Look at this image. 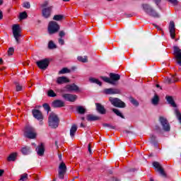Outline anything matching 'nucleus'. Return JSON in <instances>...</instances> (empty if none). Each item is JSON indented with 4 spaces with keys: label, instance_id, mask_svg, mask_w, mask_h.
Listing matches in <instances>:
<instances>
[{
    "label": "nucleus",
    "instance_id": "f257e3e1",
    "mask_svg": "<svg viewBox=\"0 0 181 181\" xmlns=\"http://www.w3.org/2000/svg\"><path fill=\"white\" fill-rule=\"evenodd\" d=\"M100 78L105 83L112 84V86H117V84H118L117 81L121 78V76H119L118 74L110 73V78L107 76H101Z\"/></svg>",
    "mask_w": 181,
    "mask_h": 181
},
{
    "label": "nucleus",
    "instance_id": "f03ea898",
    "mask_svg": "<svg viewBox=\"0 0 181 181\" xmlns=\"http://www.w3.org/2000/svg\"><path fill=\"white\" fill-rule=\"evenodd\" d=\"M40 6L41 8H42V13L43 18H45V19L50 18V15H52V12L53 11V6H49V1H44L40 5Z\"/></svg>",
    "mask_w": 181,
    "mask_h": 181
},
{
    "label": "nucleus",
    "instance_id": "7ed1b4c3",
    "mask_svg": "<svg viewBox=\"0 0 181 181\" xmlns=\"http://www.w3.org/2000/svg\"><path fill=\"white\" fill-rule=\"evenodd\" d=\"M59 122H60V120L57 115L54 112L50 113L48 117L49 127L51 128H57L59 127Z\"/></svg>",
    "mask_w": 181,
    "mask_h": 181
},
{
    "label": "nucleus",
    "instance_id": "20e7f679",
    "mask_svg": "<svg viewBox=\"0 0 181 181\" xmlns=\"http://www.w3.org/2000/svg\"><path fill=\"white\" fill-rule=\"evenodd\" d=\"M36 130L32 126H26L24 129V136L28 139H35L36 138Z\"/></svg>",
    "mask_w": 181,
    "mask_h": 181
},
{
    "label": "nucleus",
    "instance_id": "39448f33",
    "mask_svg": "<svg viewBox=\"0 0 181 181\" xmlns=\"http://www.w3.org/2000/svg\"><path fill=\"white\" fill-rule=\"evenodd\" d=\"M142 8L144 12H146L147 15H149V16H153V18H159V14H158V13H156V11L153 10V8H152L149 5L143 4Z\"/></svg>",
    "mask_w": 181,
    "mask_h": 181
},
{
    "label": "nucleus",
    "instance_id": "423d86ee",
    "mask_svg": "<svg viewBox=\"0 0 181 181\" xmlns=\"http://www.w3.org/2000/svg\"><path fill=\"white\" fill-rule=\"evenodd\" d=\"M60 29V26L55 21H50L48 25V33L49 35L57 33Z\"/></svg>",
    "mask_w": 181,
    "mask_h": 181
},
{
    "label": "nucleus",
    "instance_id": "0eeeda50",
    "mask_svg": "<svg viewBox=\"0 0 181 181\" xmlns=\"http://www.w3.org/2000/svg\"><path fill=\"white\" fill-rule=\"evenodd\" d=\"M67 172V166H66V163L64 162H62L58 168V177L59 179L63 180L64 179V175Z\"/></svg>",
    "mask_w": 181,
    "mask_h": 181
},
{
    "label": "nucleus",
    "instance_id": "6e6552de",
    "mask_svg": "<svg viewBox=\"0 0 181 181\" xmlns=\"http://www.w3.org/2000/svg\"><path fill=\"white\" fill-rule=\"evenodd\" d=\"M22 30L21 29V26L18 24H15L13 25V35L17 42V43H20L19 38L22 35L21 34Z\"/></svg>",
    "mask_w": 181,
    "mask_h": 181
},
{
    "label": "nucleus",
    "instance_id": "1a4fd4ad",
    "mask_svg": "<svg viewBox=\"0 0 181 181\" xmlns=\"http://www.w3.org/2000/svg\"><path fill=\"white\" fill-rule=\"evenodd\" d=\"M109 101H110L111 104H112L114 107L125 108V103L122 102V100L117 98H110Z\"/></svg>",
    "mask_w": 181,
    "mask_h": 181
},
{
    "label": "nucleus",
    "instance_id": "9d476101",
    "mask_svg": "<svg viewBox=\"0 0 181 181\" xmlns=\"http://www.w3.org/2000/svg\"><path fill=\"white\" fill-rule=\"evenodd\" d=\"M50 63V61L49 59H45L40 61H38L36 62V64L39 69H41L42 70H46L47 67H49V64Z\"/></svg>",
    "mask_w": 181,
    "mask_h": 181
},
{
    "label": "nucleus",
    "instance_id": "9b49d317",
    "mask_svg": "<svg viewBox=\"0 0 181 181\" xmlns=\"http://www.w3.org/2000/svg\"><path fill=\"white\" fill-rule=\"evenodd\" d=\"M159 121L163 127V129L166 132L170 131V125L168 119L163 117H160Z\"/></svg>",
    "mask_w": 181,
    "mask_h": 181
},
{
    "label": "nucleus",
    "instance_id": "f8f14e48",
    "mask_svg": "<svg viewBox=\"0 0 181 181\" xmlns=\"http://www.w3.org/2000/svg\"><path fill=\"white\" fill-rule=\"evenodd\" d=\"M103 94H106L107 95H112L114 94H121V90L118 88H105L103 90Z\"/></svg>",
    "mask_w": 181,
    "mask_h": 181
},
{
    "label": "nucleus",
    "instance_id": "ddd939ff",
    "mask_svg": "<svg viewBox=\"0 0 181 181\" xmlns=\"http://www.w3.org/2000/svg\"><path fill=\"white\" fill-rule=\"evenodd\" d=\"M169 30L171 39H175V37H176V28H175V22H170Z\"/></svg>",
    "mask_w": 181,
    "mask_h": 181
},
{
    "label": "nucleus",
    "instance_id": "4468645a",
    "mask_svg": "<svg viewBox=\"0 0 181 181\" xmlns=\"http://www.w3.org/2000/svg\"><path fill=\"white\" fill-rule=\"evenodd\" d=\"M62 97L65 99L66 101H69V103H74L77 100V95L70 93H65L62 95Z\"/></svg>",
    "mask_w": 181,
    "mask_h": 181
},
{
    "label": "nucleus",
    "instance_id": "2eb2a0df",
    "mask_svg": "<svg viewBox=\"0 0 181 181\" xmlns=\"http://www.w3.org/2000/svg\"><path fill=\"white\" fill-rule=\"evenodd\" d=\"M153 166L157 169V172H159V173L162 176H166V173H165V170L162 168V165H160V163L158 161H154L153 163Z\"/></svg>",
    "mask_w": 181,
    "mask_h": 181
},
{
    "label": "nucleus",
    "instance_id": "dca6fc26",
    "mask_svg": "<svg viewBox=\"0 0 181 181\" xmlns=\"http://www.w3.org/2000/svg\"><path fill=\"white\" fill-rule=\"evenodd\" d=\"M32 112L34 118L38 119V121H42L43 119V115L42 114V112H40V110L34 109L32 110Z\"/></svg>",
    "mask_w": 181,
    "mask_h": 181
},
{
    "label": "nucleus",
    "instance_id": "f3484780",
    "mask_svg": "<svg viewBox=\"0 0 181 181\" xmlns=\"http://www.w3.org/2000/svg\"><path fill=\"white\" fill-rule=\"evenodd\" d=\"M35 151L39 156H43V155H45V144L41 143L37 146Z\"/></svg>",
    "mask_w": 181,
    "mask_h": 181
},
{
    "label": "nucleus",
    "instance_id": "a211bd4d",
    "mask_svg": "<svg viewBox=\"0 0 181 181\" xmlns=\"http://www.w3.org/2000/svg\"><path fill=\"white\" fill-rule=\"evenodd\" d=\"M64 101L61 100H56L52 102V107L54 108H62V107H64Z\"/></svg>",
    "mask_w": 181,
    "mask_h": 181
},
{
    "label": "nucleus",
    "instance_id": "6ab92c4d",
    "mask_svg": "<svg viewBox=\"0 0 181 181\" xmlns=\"http://www.w3.org/2000/svg\"><path fill=\"white\" fill-rule=\"evenodd\" d=\"M65 88L68 90V91H80V88L75 83L66 85Z\"/></svg>",
    "mask_w": 181,
    "mask_h": 181
},
{
    "label": "nucleus",
    "instance_id": "aec40b11",
    "mask_svg": "<svg viewBox=\"0 0 181 181\" xmlns=\"http://www.w3.org/2000/svg\"><path fill=\"white\" fill-rule=\"evenodd\" d=\"M57 84H64L66 83H70V80L66 76H59L57 78Z\"/></svg>",
    "mask_w": 181,
    "mask_h": 181
},
{
    "label": "nucleus",
    "instance_id": "412c9836",
    "mask_svg": "<svg viewBox=\"0 0 181 181\" xmlns=\"http://www.w3.org/2000/svg\"><path fill=\"white\" fill-rule=\"evenodd\" d=\"M96 110L100 114L104 115L106 112L105 108L100 103H95Z\"/></svg>",
    "mask_w": 181,
    "mask_h": 181
},
{
    "label": "nucleus",
    "instance_id": "4be33fe9",
    "mask_svg": "<svg viewBox=\"0 0 181 181\" xmlns=\"http://www.w3.org/2000/svg\"><path fill=\"white\" fill-rule=\"evenodd\" d=\"M165 98L168 104L172 105V107H176V103H175V100H173V98H172V96H166Z\"/></svg>",
    "mask_w": 181,
    "mask_h": 181
},
{
    "label": "nucleus",
    "instance_id": "5701e85b",
    "mask_svg": "<svg viewBox=\"0 0 181 181\" xmlns=\"http://www.w3.org/2000/svg\"><path fill=\"white\" fill-rule=\"evenodd\" d=\"M76 132H77V125L74 124L70 129V135L71 138H74V134Z\"/></svg>",
    "mask_w": 181,
    "mask_h": 181
},
{
    "label": "nucleus",
    "instance_id": "b1692460",
    "mask_svg": "<svg viewBox=\"0 0 181 181\" xmlns=\"http://www.w3.org/2000/svg\"><path fill=\"white\" fill-rule=\"evenodd\" d=\"M100 117L98 116L93 115H87V120L88 121H98Z\"/></svg>",
    "mask_w": 181,
    "mask_h": 181
},
{
    "label": "nucleus",
    "instance_id": "393cba45",
    "mask_svg": "<svg viewBox=\"0 0 181 181\" xmlns=\"http://www.w3.org/2000/svg\"><path fill=\"white\" fill-rule=\"evenodd\" d=\"M16 156H18V153H13L8 156L7 160L8 162H13L14 160H16Z\"/></svg>",
    "mask_w": 181,
    "mask_h": 181
},
{
    "label": "nucleus",
    "instance_id": "a878e982",
    "mask_svg": "<svg viewBox=\"0 0 181 181\" xmlns=\"http://www.w3.org/2000/svg\"><path fill=\"white\" fill-rule=\"evenodd\" d=\"M76 111L78 114H81V115L86 114V108H84V107L83 106L76 107Z\"/></svg>",
    "mask_w": 181,
    "mask_h": 181
},
{
    "label": "nucleus",
    "instance_id": "bb28decb",
    "mask_svg": "<svg viewBox=\"0 0 181 181\" xmlns=\"http://www.w3.org/2000/svg\"><path fill=\"white\" fill-rule=\"evenodd\" d=\"M90 83H93L95 84H98V86H102L101 81H100L98 79L95 78L90 77L89 78Z\"/></svg>",
    "mask_w": 181,
    "mask_h": 181
},
{
    "label": "nucleus",
    "instance_id": "cd10ccee",
    "mask_svg": "<svg viewBox=\"0 0 181 181\" xmlns=\"http://www.w3.org/2000/svg\"><path fill=\"white\" fill-rule=\"evenodd\" d=\"M151 103L153 105H158L159 103V96H158V95H155L151 100Z\"/></svg>",
    "mask_w": 181,
    "mask_h": 181
},
{
    "label": "nucleus",
    "instance_id": "c85d7f7f",
    "mask_svg": "<svg viewBox=\"0 0 181 181\" xmlns=\"http://www.w3.org/2000/svg\"><path fill=\"white\" fill-rule=\"evenodd\" d=\"M23 155H29L30 153V148L29 147H23L21 148Z\"/></svg>",
    "mask_w": 181,
    "mask_h": 181
},
{
    "label": "nucleus",
    "instance_id": "c756f323",
    "mask_svg": "<svg viewBox=\"0 0 181 181\" xmlns=\"http://www.w3.org/2000/svg\"><path fill=\"white\" fill-rule=\"evenodd\" d=\"M78 62H81L82 63H87L88 62V59L87 56L84 57H78Z\"/></svg>",
    "mask_w": 181,
    "mask_h": 181
},
{
    "label": "nucleus",
    "instance_id": "7c9ffc66",
    "mask_svg": "<svg viewBox=\"0 0 181 181\" xmlns=\"http://www.w3.org/2000/svg\"><path fill=\"white\" fill-rule=\"evenodd\" d=\"M28 18V13L26 11L22 12L20 13L19 19L20 21H23V19H26Z\"/></svg>",
    "mask_w": 181,
    "mask_h": 181
},
{
    "label": "nucleus",
    "instance_id": "2f4dec72",
    "mask_svg": "<svg viewBox=\"0 0 181 181\" xmlns=\"http://www.w3.org/2000/svg\"><path fill=\"white\" fill-rule=\"evenodd\" d=\"M113 112H115V114H116V115H117V117H120L121 118H124V115H122V113H121V112L119 110H118L117 109H112Z\"/></svg>",
    "mask_w": 181,
    "mask_h": 181
},
{
    "label": "nucleus",
    "instance_id": "473e14b6",
    "mask_svg": "<svg viewBox=\"0 0 181 181\" xmlns=\"http://www.w3.org/2000/svg\"><path fill=\"white\" fill-rule=\"evenodd\" d=\"M176 81H179V79L176 77V76H172V78H168V83L170 84L172 83H175Z\"/></svg>",
    "mask_w": 181,
    "mask_h": 181
},
{
    "label": "nucleus",
    "instance_id": "72a5a7b5",
    "mask_svg": "<svg viewBox=\"0 0 181 181\" xmlns=\"http://www.w3.org/2000/svg\"><path fill=\"white\" fill-rule=\"evenodd\" d=\"M71 71L67 68H63L59 71V74H66V73H70Z\"/></svg>",
    "mask_w": 181,
    "mask_h": 181
},
{
    "label": "nucleus",
    "instance_id": "f704fd0d",
    "mask_svg": "<svg viewBox=\"0 0 181 181\" xmlns=\"http://www.w3.org/2000/svg\"><path fill=\"white\" fill-rule=\"evenodd\" d=\"M64 18V16L63 15H55L53 17L54 21H62V19Z\"/></svg>",
    "mask_w": 181,
    "mask_h": 181
},
{
    "label": "nucleus",
    "instance_id": "c9c22d12",
    "mask_svg": "<svg viewBox=\"0 0 181 181\" xmlns=\"http://www.w3.org/2000/svg\"><path fill=\"white\" fill-rule=\"evenodd\" d=\"M175 113L176 115V117H177V119L180 121V122L181 124V113H180V112L179 111V110L175 109Z\"/></svg>",
    "mask_w": 181,
    "mask_h": 181
},
{
    "label": "nucleus",
    "instance_id": "e433bc0d",
    "mask_svg": "<svg viewBox=\"0 0 181 181\" xmlns=\"http://www.w3.org/2000/svg\"><path fill=\"white\" fill-rule=\"evenodd\" d=\"M130 103H132V104H133V105H135V107H138V105H139V103L137 102L136 100H135L134 98H130Z\"/></svg>",
    "mask_w": 181,
    "mask_h": 181
},
{
    "label": "nucleus",
    "instance_id": "4c0bfd02",
    "mask_svg": "<svg viewBox=\"0 0 181 181\" xmlns=\"http://www.w3.org/2000/svg\"><path fill=\"white\" fill-rule=\"evenodd\" d=\"M48 47L49 49H56V45L51 40L48 43Z\"/></svg>",
    "mask_w": 181,
    "mask_h": 181
},
{
    "label": "nucleus",
    "instance_id": "58836bf2",
    "mask_svg": "<svg viewBox=\"0 0 181 181\" xmlns=\"http://www.w3.org/2000/svg\"><path fill=\"white\" fill-rule=\"evenodd\" d=\"M48 97H56V93L53 90H49L47 92Z\"/></svg>",
    "mask_w": 181,
    "mask_h": 181
},
{
    "label": "nucleus",
    "instance_id": "ea45409f",
    "mask_svg": "<svg viewBox=\"0 0 181 181\" xmlns=\"http://www.w3.org/2000/svg\"><path fill=\"white\" fill-rule=\"evenodd\" d=\"M23 87L19 84V83H16V91H22Z\"/></svg>",
    "mask_w": 181,
    "mask_h": 181
},
{
    "label": "nucleus",
    "instance_id": "a19ab883",
    "mask_svg": "<svg viewBox=\"0 0 181 181\" xmlns=\"http://www.w3.org/2000/svg\"><path fill=\"white\" fill-rule=\"evenodd\" d=\"M13 53H15V49H13V47L8 48V56H12L13 54Z\"/></svg>",
    "mask_w": 181,
    "mask_h": 181
},
{
    "label": "nucleus",
    "instance_id": "79ce46f5",
    "mask_svg": "<svg viewBox=\"0 0 181 181\" xmlns=\"http://www.w3.org/2000/svg\"><path fill=\"white\" fill-rule=\"evenodd\" d=\"M23 6L26 9H30V3L25 1L23 4Z\"/></svg>",
    "mask_w": 181,
    "mask_h": 181
},
{
    "label": "nucleus",
    "instance_id": "37998d69",
    "mask_svg": "<svg viewBox=\"0 0 181 181\" xmlns=\"http://www.w3.org/2000/svg\"><path fill=\"white\" fill-rule=\"evenodd\" d=\"M42 107L45 110L47 111V113H49V112L50 111V106L47 103H45L42 105Z\"/></svg>",
    "mask_w": 181,
    "mask_h": 181
},
{
    "label": "nucleus",
    "instance_id": "c03bdc74",
    "mask_svg": "<svg viewBox=\"0 0 181 181\" xmlns=\"http://www.w3.org/2000/svg\"><path fill=\"white\" fill-rule=\"evenodd\" d=\"M27 179H28V174L27 173H24V174H22L21 175L20 180L26 181Z\"/></svg>",
    "mask_w": 181,
    "mask_h": 181
},
{
    "label": "nucleus",
    "instance_id": "a18cd8bd",
    "mask_svg": "<svg viewBox=\"0 0 181 181\" xmlns=\"http://www.w3.org/2000/svg\"><path fill=\"white\" fill-rule=\"evenodd\" d=\"M103 127H107V128H111V129H115V127H114L110 124H107V123L103 124Z\"/></svg>",
    "mask_w": 181,
    "mask_h": 181
},
{
    "label": "nucleus",
    "instance_id": "49530a36",
    "mask_svg": "<svg viewBox=\"0 0 181 181\" xmlns=\"http://www.w3.org/2000/svg\"><path fill=\"white\" fill-rule=\"evenodd\" d=\"M168 1V2H170V4H173V5H177V4H179V1H177V0H167Z\"/></svg>",
    "mask_w": 181,
    "mask_h": 181
},
{
    "label": "nucleus",
    "instance_id": "de8ad7c7",
    "mask_svg": "<svg viewBox=\"0 0 181 181\" xmlns=\"http://www.w3.org/2000/svg\"><path fill=\"white\" fill-rule=\"evenodd\" d=\"M59 45H61L62 46H63V45H64V40L59 38Z\"/></svg>",
    "mask_w": 181,
    "mask_h": 181
},
{
    "label": "nucleus",
    "instance_id": "09e8293b",
    "mask_svg": "<svg viewBox=\"0 0 181 181\" xmlns=\"http://www.w3.org/2000/svg\"><path fill=\"white\" fill-rule=\"evenodd\" d=\"M65 35H66V33H64V31H60L59 32V37H63Z\"/></svg>",
    "mask_w": 181,
    "mask_h": 181
},
{
    "label": "nucleus",
    "instance_id": "8fccbe9b",
    "mask_svg": "<svg viewBox=\"0 0 181 181\" xmlns=\"http://www.w3.org/2000/svg\"><path fill=\"white\" fill-rule=\"evenodd\" d=\"M88 151L89 153H91V144H90L88 145Z\"/></svg>",
    "mask_w": 181,
    "mask_h": 181
},
{
    "label": "nucleus",
    "instance_id": "3c124183",
    "mask_svg": "<svg viewBox=\"0 0 181 181\" xmlns=\"http://www.w3.org/2000/svg\"><path fill=\"white\" fill-rule=\"evenodd\" d=\"M4 173H5V170L0 169V177L1 176H2V175H4Z\"/></svg>",
    "mask_w": 181,
    "mask_h": 181
},
{
    "label": "nucleus",
    "instance_id": "603ef678",
    "mask_svg": "<svg viewBox=\"0 0 181 181\" xmlns=\"http://www.w3.org/2000/svg\"><path fill=\"white\" fill-rule=\"evenodd\" d=\"M160 2V0H155V3L156 4V5H159Z\"/></svg>",
    "mask_w": 181,
    "mask_h": 181
},
{
    "label": "nucleus",
    "instance_id": "864d4df0",
    "mask_svg": "<svg viewBox=\"0 0 181 181\" xmlns=\"http://www.w3.org/2000/svg\"><path fill=\"white\" fill-rule=\"evenodd\" d=\"M155 139H156V136H155L154 135H152L151 136V140L155 141Z\"/></svg>",
    "mask_w": 181,
    "mask_h": 181
},
{
    "label": "nucleus",
    "instance_id": "5fc2aeb1",
    "mask_svg": "<svg viewBox=\"0 0 181 181\" xmlns=\"http://www.w3.org/2000/svg\"><path fill=\"white\" fill-rule=\"evenodd\" d=\"M4 18V15L2 14V11H0V19H2Z\"/></svg>",
    "mask_w": 181,
    "mask_h": 181
},
{
    "label": "nucleus",
    "instance_id": "6e6d98bb",
    "mask_svg": "<svg viewBox=\"0 0 181 181\" xmlns=\"http://www.w3.org/2000/svg\"><path fill=\"white\" fill-rule=\"evenodd\" d=\"M113 181H120V180L117 177L113 179Z\"/></svg>",
    "mask_w": 181,
    "mask_h": 181
},
{
    "label": "nucleus",
    "instance_id": "4d7b16f0",
    "mask_svg": "<svg viewBox=\"0 0 181 181\" xmlns=\"http://www.w3.org/2000/svg\"><path fill=\"white\" fill-rule=\"evenodd\" d=\"M4 63V60L2 59H0V64H2Z\"/></svg>",
    "mask_w": 181,
    "mask_h": 181
},
{
    "label": "nucleus",
    "instance_id": "13d9d810",
    "mask_svg": "<svg viewBox=\"0 0 181 181\" xmlns=\"http://www.w3.org/2000/svg\"><path fill=\"white\" fill-rule=\"evenodd\" d=\"M4 4V0H0V5H2Z\"/></svg>",
    "mask_w": 181,
    "mask_h": 181
},
{
    "label": "nucleus",
    "instance_id": "bf43d9fd",
    "mask_svg": "<svg viewBox=\"0 0 181 181\" xmlns=\"http://www.w3.org/2000/svg\"><path fill=\"white\" fill-rule=\"evenodd\" d=\"M84 127H85V126H84V124L81 123V128H84Z\"/></svg>",
    "mask_w": 181,
    "mask_h": 181
},
{
    "label": "nucleus",
    "instance_id": "052dcab7",
    "mask_svg": "<svg viewBox=\"0 0 181 181\" xmlns=\"http://www.w3.org/2000/svg\"><path fill=\"white\" fill-rule=\"evenodd\" d=\"M156 87H157V88H159V87H160V86H159V84H156Z\"/></svg>",
    "mask_w": 181,
    "mask_h": 181
},
{
    "label": "nucleus",
    "instance_id": "680f3d73",
    "mask_svg": "<svg viewBox=\"0 0 181 181\" xmlns=\"http://www.w3.org/2000/svg\"><path fill=\"white\" fill-rule=\"evenodd\" d=\"M64 2H69L70 0H63Z\"/></svg>",
    "mask_w": 181,
    "mask_h": 181
},
{
    "label": "nucleus",
    "instance_id": "e2e57ef3",
    "mask_svg": "<svg viewBox=\"0 0 181 181\" xmlns=\"http://www.w3.org/2000/svg\"><path fill=\"white\" fill-rule=\"evenodd\" d=\"M150 181H155L154 180H153V178H150Z\"/></svg>",
    "mask_w": 181,
    "mask_h": 181
},
{
    "label": "nucleus",
    "instance_id": "0e129e2a",
    "mask_svg": "<svg viewBox=\"0 0 181 181\" xmlns=\"http://www.w3.org/2000/svg\"><path fill=\"white\" fill-rule=\"evenodd\" d=\"M35 180H39V178H38L37 177H36L35 178Z\"/></svg>",
    "mask_w": 181,
    "mask_h": 181
},
{
    "label": "nucleus",
    "instance_id": "69168bd1",
    "mask_svg": "<svg viewBox=\"0 0 181 181\" xmlns=\"http://www.w3.org/2000/svg\"><path fill=\"white\" fill-rule=\"evenodd\" d=\"M53 181H56V179H54Z\"/></svg>",
    "mask_w": 181,
    "mask_h": 181
},
{
    "label": "nucleus",
    "instance_id": "338daca9",
    "mask_svg": "<svg viewBox=\"0 0 181 181\" xmlns=\"http://www.w3.org/2000/svg\"><path fill=\"white\" fill-rule=\"evenodd\" d=\"M82 119H84V117H82Z\"/></svg>",
    "mask_w": 181,
    "mask_h": 181
},
{
    "label": "nucleus",
    "instance_id": "774afa93",
    "mask_svg": "<svg viewBox=\"0 0 181 181\" xmlns=\"http://www.w3.org/2000/svg\"><path fill=\"white\" fill-rule=\"evenodd\" d=\"M107 1H112V0H107Z\"/></svg>",
    "mask_w": 181,
    "mask_h": 181
}]
</instances>
